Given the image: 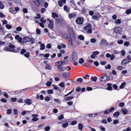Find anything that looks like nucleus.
<instances>
[{
  "label": "nucleus",
  "instance_id": "f257e3e1",
  "mask_svg": "<svg viewBox=\"0 0 131 131\" xmlns=\"http://www.w3.org/2000/svg\"><path fill=\"white\" fill-rule=\"evenodd\" d=\"M68 62L69 61L68 60H65V61L61 60L55 63V65L57 66V69L59 71H63L66 70V67L62 66L68 63Z\"/></svg>",
  "mask_w": 131,
  "mask_h": 131
},
{
  "label": "nucleus",
  "instance_id": "f03ea898",
  "mask_svg": "<svg viewBox=\"0 0 131 131\" xmlns=\"http://www.w3.org/2000/svg\"><path fill=\"white\" fill-rule=\"evenodd\" d=\"M15 48V46L10 43H9L8 47L5 48L4 50L6 51L14 52Z\"/></svg>",
  "mask_w": 131,
  "mask_h": 131
},
{
  "label": "nucleus",
  "instance_id": "7ed1b4c3",
  "mask_svg": "<svg viewBox=\"0 0 131 131\" xmlns=\"http://www.w3.org/2000/svg\"><path fill=\"white\" fill-rule=\"evenodd\" d=\"M107 76L105 73L102 74V76L100 78V79L102 82L105 81L107 79Z\"/></svg>",
  "mask_w": 131,
  "mask_h": 131
},
{
  "label": "nucleus",
  "instance_id": "20e7f679",
  "mask_svg": "<svg viewBox=\"0 0 131 131\" xmlns=\"http://www.w3.org/2000/svg\"><path fill=\"white\" fill-rule=\"evenodd\" d=\"M83 19L82 18L79 17L76 19L75 21L77 24L81 25L83 23Z\"/></svg>",
  "mask_w": 131,
  "mask_h": 131
},
{
  "label": "nucleus",
  "instance_id": "39448f33",
  "mask_svg": "<svg viewBox=\"0 0 131 131\" xmlns=\"http://www.w3.org/2000/svg\"><path fill=\"white\" fill-rule=\"evenodd\" d=\"M35 4L38 7L39 6L42 4V0H34Z\"/></svg>",
  "mask_w": 131,
  "mask_h": 131
},
{
  "label": "nucleus",
  "instance_id": "423d86ee",
  "mask_svg": "<svg viewBox=\"0 0 131 131\" xmlns=\"http://www.w3.org/2000/svg\"><path fill=\"white\" fill-rule=\"evenodd\" d=\"M77 55V53L75 52H72V57L73 61H75L77 60L78 59Z\"/></svg>",
  "mask_w": 131,
  "mask_h": 131
},
{
  "label": "nucleus",
  "instance_id": "0eeeda50",
  "mask_svg": "<svg viewBox=\"0 0 131 131\" xmlns=\"http://www.w3.org/2000/svg\"><path fill=\"white\" fill-rule=\"evenodd\" d=\"M68 32L71 36L73 37L74 36V32L73 29L71 28H69L68 30Z\"/></svg>",
  "mask_w": 131,
  "mask_h": 131
},
{
  "label": "nucleus",
  "instance_id": "6e6552de",
  "mask_svg": "<svg viewBox=\"0 0 131 131\" xmlns=\"http://www.w3.org/2000/svg\"><path fill=\"white\" fill-rule=\"evenodd\" d=\"M99 52L98 51H94L92 52V54L91 56V58L93 59H95L97 57V55L99 54Z\"/></svg>",
  "mask_w": 131,
  "mask_h": 131
},
{
  "label": "nucleus",
  "instance_id": "1a4fd4ad",
  "mask_svg": "<svg viewBox=\"0 0 131 131\" xmlns=\"http://www.w3.org/2000/svg\"><path fill=\"white\" fill-rule=\"evenodd\" d=\"M58 123L62 124V126L64 128L68 126L69 125L68 123H67V122L66 121L63 120L61 121V122H59Z\"/></svg>",
  "mask_w": 131,
  "mask_h": 131
},
{
  "label": "nucleus",
  "instance_id": "9d476101",
  "mask_svg": "<svg viewBox=\"0 0 131 131\" xmlns=\"http://www.w3.org/2000/svg\"><path fill=\"white\" fill-rule=\"evenodd\" d=\"M108 43L107 42V41L104 39H102L101 41L100 44L101 46H107Z\"/></svg>",
  "mask_w": 131,
  "mask_h": 131
},
{
  "label": "nucleus",
  "instance_id": "9b49d317",
  "mask_svg": "<svg viewBox=\"0 0 131 131\" xmlns=\"http://www.w3.org/2000/svg\"><path fill=\"white\" fill-rule=\"evenodd\" d=\"M122 28L119 27L115 28L113 29L114 32L116 33H120L122 31Z\"/></svg>",
  "mask_w": 131,
  "mask_h": 131
},
{
  "label": "nucleus",
  "instance_id": "f8f14e48",
  "mask_svg": "<svg viewBox=\"0 0 131 131\" xmlns=\"http://www.w3.org/2000/svg\"><path fill=\"white\" fill-rule=\"evenodd\" d=\"M92 26L89 23L87 24L85 26L83 27V30L85 31H86L88 29H90L91 28Z\"/></svg>",
  "mask_w": 131,
  "mask_h": 131
},
{
  "label": "nucleus",
  "instance_id": "ddd939ff",
  "mask_svg": "<svg viewBox=\"0 0 131 131\" xmlns=\"http://www.w3.org/2000/svg\"><path fill=\"white\" fill-rule=\"evenodd\" d=\"M100 17V15L99 13L95 14L92 17V18L93 19H97Z\"/></svg>",
  "mask_w": 131,
  "mask_h": 131
},
{
  "label": "nucleus",
  "instance_id": "4468645a",
  "mask_svg": "<svg viewBox=\"0 0 131 131\" xmlns=\"http://www.w3.org/2000/svg\"><path fill=\"white\" fill-rule=\"evenodd\" d=\"M29 37H26L22 39V43H25L27 42H29Z\"/></svg>",
  "mask_w": 131,
  "mask_h": 131
},
{
  "label": "nucleus",
  "instance_id": "2eb2a0df",
  "mask_svg": "<svg viewBox=\"0 0 131 131\" xmlns=\"http://www.w3.org/2000/svg\"><path fill=\"white\" fill-rule=\"evenodd\" d=\"M32 100L30 99H27L24 101V102L28 105H30L31 104Z\"/></svg>",
  "mask_w": 131,
  "mask_h": 131
},
{
  "label": "nucleus",
  "instance_id": "dca6fc26",
  "mask_svg": "<svg viewBox=\"0 0 131 131\" xmlns=\"http://www.w3.org/2000/svg\"><path fill=\"white\" fill-rule=\"evenodd\" d=\"M76 14H77L75 12L72 13L71 14H68L69 18L70 19H71L72 18L75 17Z\"/></svg>",
  "mask_w": 131,
  "mask_h": 131
},
{
  "label": "nucleus",
  "instance_id": "f3484780",
  "mask_svg": "<svg viewBox=\"0 0 131 131\" xmlns=\"http://www.w3.org/2000/svg\"><path fill=\"white\" fill-rule=\"evenodd\" d=\"M53 22H54V21H52L51 22H49V23L48 25V27L51 29H53V28H54Z\"/></svg>",
  "mask_w": 131,
  "mask_h": 131
},
{
  "label": "nucleus",
  "instance_id": "a211bd4d",
  "mask_svg": "<svg viewBox=\"0 0 131 131\" xmlns=\"http://www.w3.org/2000/svg\"><path fill=\"white\" fill-rule=\"evenodd\" d=\"M52 18L55 19L56 21L58 20L56 18H58V14L55 13H52Z\"/></svg>",
  "mask_w": 131,
  "mask_h": 131
},
{
  "label": "nucleus",
  "instance_id": "6ab92c4d",
  "mask_svg": "<svg viewBox=\"0 0 131 131\" xmlns=\"http://www.w3.org/2000/svg\"><path fill=\"white\" fill-rule=\"evenodd\" d=\"M112 84L110 83H107V86L108 87L106 88V89L109 91H111L112 89Z\"/></svg>",
  "mask_w": 131,
  "mask_h": 131
},
{
  "label": "nucleus",
  "instance_id": "aec40b11",
  "mask_svg": "<svg viewBox=\"0 0 131 131\" xmlns=\"http://www.w3.org/2000/svg\"><path fill=\"white\" fill-rule=\"evenodd\" d=\"M129 62L125 58L123 60L122 63L121 64L122 65H124V64L129 63Z\"/></svg>",
  "mask_w": 131,
  "mask_h": 131
},
{
  "label": "nucleus",
  "instance_id": "412c9836",
  "mask_svg": "<svg viewBox=\"0 0 131 131\" xmlns=\"http://www.w3.org/2000/svg\"><path fill=\"white\" fill-rule=\"evenodd\" d=\"M62 76L65 78H67L69 76V73L67 72H64L62 74Z\"/></svg>",
  "mask_w": 131,
  "mask_h": 131
},
{
  "label": "nucleus",
  "instance_id": "4be33fe9",
  "mask_svg": "<svg viewBox=\"0 0 131 131\" xmlns=\"http://www.w3.org/2000/svg\"><path fill=\"white\" fill-rule=\"evenodd\" d=\"M64 10L67 13H68L70 11V8L66 5H64L63 7Z\"/></svg>",
  "mask_w": 131,
  "mask_h": 131
},
{
  "label": "nucleus",
  "instance_id": "5701e85b",
  "mask_svg": "<svg viewBox=\"0 0 131 131\" xmlns=\"http://www.w3.org/2000/svg\"><path fill=\"white\" fill-rule=\"evenodd\" d=\"M7 38H9L11 40L13 39V38L12 37V35L11 34H8L4 37V39H6Z\"/></svg>",
  "mask_w": 131,
  "mask_h": 131
},
{
  "label": "nucleus",
  "instance_id": "b1692460",
  "mask_svg": "<svg viewBox=\"0 0 131 131\" xmlns=\"http://www.w3.org/2000/svg\"><path fill=\"white\" fill-rule=\"evenodd\" d=\"M68 43L70 45H72V42L71 39L70 38L67 40Z\"/></svg>",
  "mask_w": 131,
  "mask_h": 131
},
{
  "label": "nucleus",
  "instance_id": "393cba45",
  "mask_svg": "<svg viewBox=\"0 0 131 131\" xmlns=\"http://www.w3.org/2000/svg\"><path fill=\"white\" fill-rule=\"evenodd\" d=\"M122 111L123 114H126L127 113L128 110L126 108H123L122 110Z\"/></svg>",
  "mask_w": 131,
  "mask_h": 131
},
{
  "label": "nucleus",
  "instance_id": "a878e982",
  "mask_svg": "<svg viewBox=\"0 0 131 131\" xmlns=\"http://www.w3.org/2000/svg\"><path fill=\"white\" fill-rule=\"evenodd\" d=\"M74 98L73 96H71L69 97H67L64 98V99L66 101H69L72 100Z\"/></svg>",
  "mask_w": 131,
  "mask_h": 131
},
{
  "label": "nucleus",
  "instance_id": "bb28decb",
  "mask_svg": "<svg viewBox=\"0 0 131 131\" xmlns=\"http://www.w3.org/2000/svg\"><path fill=\"white\" fill-rule=\"evenodd\" d=\"M63 36L64 38L67 40L70 38H69V36L67 34H64L63 35Z\"/></svg>",
  "mask_w": 131,
  "mask_h": 131
},
{
  "label": "nucleus",
  "instance_id": "cd10ccee",
  "mask_svg": "<svg viewBox=\"0 0 131 131\" xmlns=\"http://www.w3.org/2000/svg\"><path fill=\"white\" fill-rule=\"evenodd\" d=\"M45 68L46 69H48L50 70H51L52 69V67L51 66L50 64H48L46 66Z\"/></svg>",
  "mask_w": 131,
  "mask_h": 131
},
{
  "label": "nucleus",
  "instance_id": "c85d7f7f",
  "mask_svg": "<svg viewBox=\"0 0 131 131\" xmlns=\"http://www.w3.org/2000/svg\"><path fill=\"white\" fill-rule=\"evenodd\" d=\"M29 41L31 42V44H33L35 43V40L33 38H30L29 37Z\"/></svg>",
  "mask_w": 131,
  "mask_h": 131
},
{
  "label": "nucleus",
  "instance_id": "c756f323",
  "mask_svg": "<svg viewBox=\"0 0 131 131\" xmlns=\"http://www.w3.org/2000/svg\"><path fill=\"white\" fill-rule=\"evenodd\" d=\"M78 128L79 130H81L83 128V126L82 124H79L78 125Z\"/></svg>",
  "mask_w": 131,
  "mask_h": 131
},
{
  "label": "nucleus",
  "instance_id": "7c9ffc66",
  "mask_svg": "<svg viewBox=\"0 0 131 131\" xmlns=\"http://www.w3.org/2000/svg\"><path fill=\"white\" fill-rule=\"evenodd\" d=\"M78 38L81 40H83L84 39V37L82 35H80L78 36Z\"/></svg>",
  "mask_w": 131,
  "mask_h": 131
},
{
  "label": "nucleus",
  "instance_id": "2f4dec72",
  "mask_svg": "<svg viewBox=\"0 0 131 131\" xmlns=\"http://www.w3.org/2000/svg\"><path fill=\"white\" fill-rule=\"evenodd\" d=\"M0 30L2 32L3 34H5V31H4V28L1 26V25L0 24Z\"/></svg>",
  "mask_w": 131,
  "mask_h": 131
},
{
  "label": "nucleus",
  "instance_id": "473e14b6",
  "mask_svg": "<svg viewBox=\"0 0 131 131\" xmlns=\"http://www.w3.org/2000/svg\"><path fill=\"white\" fill-rule=\"evenodd\" d=\"M119 112H115L113 114V116L115 117H117L119 115Z\"/></svg>",
  "mask_w": 131,
  "mask_h": 131
},
{
  "label": "nucleus",
  "instance_id": "72a5a7b5",
  "mask_svg": "<svg viewBox=\"0 0 131 131\" xmlns=\"http://www.w3.org/2000/svg\"><path fill=\"white\" fill-rule=\"evenodd\" d=\"M45 46L44 44H42L40 45V49L41 50H43L45 49Z\"/></svg>",
  "mask_w": 131,
  "mask_h": 131
},
{
  "label": "nucleus",
  "instance_id": "f704fd0d",
  "mask_svg": "<svg viewBox=\"0 0 131 131\" xmlns=\"http://www.w3.org/2000/svg\"><path fill=\"white\" fill-rule=\"evenodd\" d=\"M84 62V60L82 58H80L79 61V63L81 64L83 63Z\"/></svg>",
  "mask_w": 131,
  "mask_h": 131
},
{
  "label": "nucleus",
  "instance_id": "c9c22d12",
  "mask_svg": "<svg viewBox=\"0 0 131 131\" xmlns=\"http://www.w3.org/2000/svg\"><path fill=\"white\" fill-rule=\"evenodd\" d=\"M126 13L127 14H129L131 13V9L130 8L126 11Z\"/></svg>",
  "mask_w": 131,
  "mask_h": 131
},
{
  "label": "nucleus",
  "instance_id": "e433bc0d",
  "mask_svg": "<svg viewBox=\"0 0 131 131\" xmlns=\"http://www.w3.org/2000/svg\"><path fill=\"white\" fill-rule=\"evenodd\" d=\"M64 3L61 1H58V4L60 7H62Z\"/></svg>",
  "mask_w": 131,
  "mask_h": 131
},
{
  "label": "nucleus",
  "instance_id": "4c0bfd02",
  "mask_svg": "<svg viewBox=\"0 0 131 131\" xmlns=\"http://www.w3.org/2000/svg\"><path fill=\"white\" fill-rule=\"evenodd\" d=\"M9 11L10 13L13 14H15L16 13L15 11L12 8H9Z\"/></svg>",
  "mask_w": 131,
  "mask_h": 131
},
{
  "label": "nucleus",
  "instance_id": "58836bf2",
  "mask_svg": "<svg viewBox=\"0 0 131 131\" xmlns=\"http://www.w3.org/2000/svg\"><path fill=\"white\" fill-rule=\"evenodd\" d=\"M30 53L29 52H27L24 54V56L27 58H28L30 56Z\"/></svg>",
  "mask_w": 131,
  "mask_h": 131
},
{
  "label": "nucleus",
  "instance_id": "ea45409f",
  "mask_svg": "<svg viewBox=\"0 0 131 131\" xmlns=\"http://www.w3.org/2000/svg\"><path fill=\"white\" fill-rule=\"evenodd\" d=\"M125 84L126 83L125 82H123L122 83L120 86L119 88L121 89L123 88L124 87V86L125 85Z\"/></svg>",
  "mask_w": 131,
  "mask_h": 131
},
{
  "label": "nucleus",
  "instance_id": "a19ab883",
  "mask_svg": "<svg viewBox=\"0 0 131 131\" xmlns=\"http://www.w3.org/2000/svg\"><path fill=\"white\" fill-rule=\"evenodd\" d=\"M40 21L41 22L45 24V23L46 21V20H44V18L43 17H41L40 19Z\"/></svg>",
  "mask_w": 131,
  "mask_h": 131
},
{
  "label": "nucleus",
  "instance_id": "79ce46f5",
  "mask_svg": "<svg viewBox=\"0 0 131 131\" xmlns=\"http://www.w3.org/2000/svg\"><path fill=\"white\" fill-rule=\"evenodd\" d=\"M87 32L88 34H91L92 32V28H90V29H87Z\"/></svg>",
  "mask_w": 131,
  "mask_h": 131
},
{
  "label": "nucleus",
  "instance_id": "37998d69",
  "mask_svg": "<svg viewBox=\"0 0 131 131\" xmlns=\"http://www.w3.org/2000/svg\"><path fill=\"white\" fill-rule=\"evenodd\" d=\"M20 50V47H18L16 49H14V52H17Z\"/></svg>",
  "mask_w": 131,
  "mask_h": 131
},
{
  "label": "nucleus",
  "instance_id": "c03bdc74",
  "mask_svg": "<svg viewBox=\"0 0 131 131\" xmlns=\"http://www.w3.org/2000/svg\"><path fill=\"white\" fill-rule=\"evenodd\" d=\"M105 69H110L111 68V66L110 64H108L107 66H105Z\"/></svg>",
  "mask_w": 131,
  "mask_h": 131
},
{
  "label": "nucleus",
  "instance_id": "a18cd8bd",
  "mask_svg": "<svg viewBox=\"0 0 131 131\" xmlns=\"http://www.w3.org/2000/svg\"><path fill=\"white\" fill-rule=\"evenodd\" d=\"M47 91L48 94H52L53 93V90H51L48 89L47 90Z\"/></svg>",
  "mask_w": 131,
  "mask_h": 131
},
{
  "label": "nucleus",
  "instance_id": "49530a36",
  "mask_svg": "<svg viewBox=\"0 0 131 131\" xmlns=\"http://www.w3.org/2000/svg\"><path fill=\"white\" fill-rule=\"evenodd\" d=\"M6 28L8 29H10L12 28V27L10 25L7 24L6 25Z\"/></svg>",
  "mask_w": 131,
  "mask_h": 131
},
{
  "label": "nucleus",
  "instance_id": "de8ad7c7",
  "mask_svg": "<svg viewBox=\"0 0 131 131\" xmlns=\"http://www.w3.org/2000/svg\"><path fill=\"white\" fill-rule=\"evenodd\" d=\"M91 79L92 80V81L95 82L97 80V77L95 76L94 77H92L91 78Z\"/></svg>",
  "mask_w": 131,
  "mask_h": 131
},
{
  "label": "nucleus",
  "instance_id": "09e8293b",
  "mask_svg": "<svg viewBox=\"0 0 131 131\" xmlns=\"http://www.w3.org/2000/svg\"><path fill=\"white\" fill-rule=\"evenodd\" d=\"M115 22L116 24H119L121 22V20L119 19H118L115 21Z\"/></svg>",
  "mask_w": 131,
  "mask_h": 131
},
{
  "label": "nucleus",
  "instance_id": "8fccbe9b",
  "mask_svg": "<svg viewBox=\"0 0 131 131\" xmlns=\"http://www.w3.org/2000/svg\"><path fill=\"white\" fill-rule=\"evenodd\" d=\"M17 100V99L16 98H12L10 100L12 102H15Z\"/></svg>",
  "mask_w": 131,
  "mask_h": 131
},
{
  "label": "nucleus",
  "instance_id": "3c124183",
  "mask_svg": "<svg viewBox=\"0 0 131 131\" xmlns=\"http://www.w3.org/2000/svg\"><path fill=\"white\" fill-rule=\"evenodd\" d=\"M119 120L118 119H115L113 121V123L114 124H118L119 123Z\"/></svg>",
  "mask_w": 131,
  "mask_h": 131
},
{
  "label": "nucleus",
  "instance_id": "603ef678",
  "mask_svg": "<svg viewBox=\"0 0 131 131\" xmlns=\"http://www.w3.org/2000/svg\"><path fill=\"white\" fill-rule=\"evenodd\" d=\"M121 53L122 56H124L126 54V52L124 50H122L121 51Z\"/></svg>",
  "mask_w": 131,
  "mask_h": 131
},
{
  "label": "nucleus",
  "instance_id": "864d4df0",
  "mask_svg": "<svg viewBox=\"0 0 131 131\" xmlns=\"http://www.w3.org/2000/svg\"><path fill=\"white\" fill-rule=\"evenodd\" d=\"M64 118V116L63 115H61L58 117V119L59 120H61Z\"/></svg>",
  "mask_w": 131,
  "mask_h": 131
},
{
  "label": "nucleus",
  "instance_id": "5fc2aeb1",
  "mask_svg": "<svg viewBox=\"0 0 131 131\" xmlns=\"http://www.w3.org/2000/svg\"><path fill=\"white\" fill-rule=\"evenodd\" d=\"M124 105V102H121L119 104L118 106L120 107H122Z\"/></svg>",
  "mask_w": 131,
  "mask_h": 131
},
{
  "label": "nucleus",
  "instance_id": "6e6d98bb",
  "mask_svg": "<svg viewBox=\"0 0 131 131\" xmlns=\"http://www.w3.org/2000/svg\"><path fill=\"white\" fill-rule=\"evenodd\" d=\"M26 51L25 49H23L21 50L20 52V53L21 54H23L25 53H26Z\"/></svg>",
  "mask_w": 131,
  "mask_h": 131
},
{
  "label": "nucleus",
  "instance_id": "4d7b16f0",
  "mask_svg": "<svg viewBox=\"0 0 131 131\" xmlns=\"http://www.w3.org/2000/svg\"><path fill=\"white\" fill-rule=\"evenodd\" d=\"M52 84V82H51L48 81L46 83V85L48 87L50 86Z\"/></svg>",
  "mask_w": 131,
  "mask_h": 131
},
{
  "label": "nucleus",
  "instance_id": "13d9d810",
  "mask_svg": "<svg viewBox=\"0 0 131 131\" xmlns=\"http://www.w3.org/2000/svg\"><path fill=\"white\" fill-rule=\"evenodd\" d=\"M115 58V55L114 54H112L111 55L110 57V60H112Z\"/></svg>",
  "mask_w": 131,
  "mask_h": 131
},
{
  "label": "nucleus",
  "instance_id": "bf43d9fd",
  "mask_svg": "<svg viewBox=\"0 0 131 131\" xmlns=\"http://www.w3.org/2000/svg\"><path fill=\"white\" fill-rule=\"evenodd\" d=\"M22 28L20 27H18L16 28V30L17 31H20L22 30Z\"/></svg>",
  "mask_w": 131,
  "mask_h": 131
},
{
  "label": "nucleus",
  "instance_id": "052dcab7",
  "mask_svg": "<svg viewBox=\"0 0 131 131\" xmlns=\"http://www.w3.org/2000/svg\"><path fill=\"white\" fill-rule=\"evenodd\" d=\"M96 40L94 38H92L90 39V41L92 43H95L96 41Z\"/></svg>",
  "mask_w": 131,
  "mask_h": 131
},
{
  "label": "nucleus",
  "instance_id": "680f3d73",
  "mask_svg": "<svg viewBox=\"0 0 131 131\" xmlns=\"http://www.w3.org/2000/svg\"><path fill=\"white\" fill-rule=\"evenodd\" d=\"M59 85L60 87L63 88L64 86V82H62L61 83H60L59 84Z\"/></svg>",
  "mask_w": 131,
  "mask_h": 131
},
{
  "label": "nucleus",
  "instance_id": "e2e57ef3",
  "mask_svg": "<svg viewBox=\"0 0 131 131\" xmlns=\"http://www.w3.org/2000/svg\"><path fill=\"white\" fill-rule=\"evenodd\" d=\"M100 64L101 65H104L106 64V61H101L100 62Z\"/></svg>",
  "mask_w": 131,
  "mask_h": 131
},
{
  "label": "nucleus",
  "instance_id": "0e129e2a",
  "mask_svg": "<svg viewBox=\"0 0 131 131\" xmlns=\"http://www.w3.org/2000/svg\"><path fill=\"white\" fill-rule=\"evenodd\" d=\"M129 44V42L128 41H125L124 43V45L126 46H128Z\"/></svg>",
  "mask_w": 131,
  "mask_h": 131
},
{
  "label": "nucleus",
  "instance_id": "69168bd1",
  "mask_svg": "<svg viewBox=\"0 0 131 131\" xmlns=\"http://www.w3.org/2000/svg\"><path fill=\"white\" fill-rule=\"evenodd\" d=\"M82 13L83 14H84L86 12V9L84 7H83L81 10Z\"/></svg>",
  "mask_w": 131,
  "mask_h": 131
},
{
  "label": "nucleus",
  "instance_id": "338daca9",
  "mask_svg": "<svg viewBox=\"0 0 131 131\" xmlns=\"http://www.w3.org/2000/svg\"><path fill=\"white\" fill-rule=\"evenodd\" d=\"M126 59L129 62H130L131 60V57L130 55H128L127 57V58Z\"/></svg>",
  "mask_w": 131,
  "mask_h": 131
},
{
  "label": "nucleus",
  "instance_id": "774afa93",
  "mask_svg": "<svg viewBox=\"0 0 131 131\" xmlns=\"http://www.w3.org/2000/svg\"><path fill=\"white\" fill-rule=\"evenodd\" d=\"M83 81V79L81 78H79L77 80V82H79L80 83H81Z\"/></svg>",
  "mask_w": 131,
  "mask_h": 131
}]
</instances>
